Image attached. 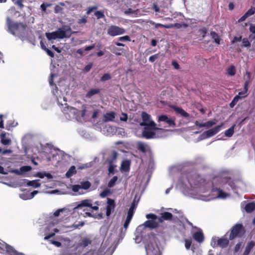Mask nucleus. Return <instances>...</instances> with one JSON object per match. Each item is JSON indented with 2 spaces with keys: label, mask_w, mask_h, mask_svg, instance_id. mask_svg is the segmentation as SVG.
<instances>
[{
  "label": "nucleus",
  "mask_w": 255,
  "mask_h": 255,
  "mask_svg": "<svg viewBox=\"0 0 255 255\" xmlns=\"http://www.w3.org/2000/svg\"><path fill=\"white\" fill-rule=\"evenodd\" d=\"M6 23L8 31L12 35L18 37L21 40L27 39L28 34V27L25 23L22 22H13L7 17Z\"/></svg>",
  "instance_id": "obj_1"
},
{
  "label": "nucleus",
  "mask_w": 255,
  "mask_h": 255,
  "mask_svg": "<svg viewBox=\"0 0 255 255\" xmlns=\"http://www.w3.org/2000/svg\"><path fill=\"white\" fill-rule=\"evenodd\" d=\"M73 33L70 26L64 25L55 31L45 33V36L48 40H51L64 38H69Z\"/></svg>",
  "instance_id": "obj_2"
},
{
  "label": "nucleus",
  "mask_w": 255,
  "mask_h": 255,
  "mask_svg": "<svg viewBox=\"0 0 255 255\" xmlns=\"http://www.w3.org/2000/svg\"><path fill=\"white\" fill-rule=\"evenodd\" d=\"M165 131V130L164 129L157 128L156 126L153 127L146 126L144 127L142 135L146 139L160 138L162 137L161 133Z\"/></svg>",
  "instance_id": "obj_3"
},
{
  "label": "nucleus",
  "mask_w": 255,
  "mask_h": 255,
  "mask_svg": "<svg viewBox=\"0 0 255 255\" xmlns=\"http://www.w3.org/2000/svg\"><path fill=\"white\" fill-rule=\"evenodd\" d=\"M150 243L145 245L147 255H161L159 248L156 243L155 238L153 235L149 236Z\"/></svg>",
  "instance_id": "obj_4"
},
{
  "label": "nucleus",
  "mask_w": 255,
  "mask_h": 255,
  "mask_svg": "<svg viewBox=\"0 0 255 255\" xmlns=\"http://www.w3.org/2000/svg\"><path fill=\"white\" fill-rule=\"evenodd\" d=\"M245 233V229L242 224H236L231 229L229 240L232 241L237 237H241Z\"/></svg>",
  "instance_id": "obj_5"
},
{
  "label": "nucleus",
  "mask_w": 255,
  "mask_h": 255,
  "mask_svg": "<svg viewBox=\"0 0 255 255\" xmlns=\"http://www.w3.org/2000/svg\"><path fill=\"white\" fill-rule=\"evenodd\" d=\"M146 218L150 220H148L144 223L143 225L145 227L152 229H155L158 227V223L156 221L157 218V216L154 214L150 213L146 215Z\"/></svg>",
  "instance_id": "obj_6"
},
{
  "label": "nucleus",
  "mask_w": 255,
  "mask_h": 255,
  "mask_svg": "<svg viewBox=\"0 0 255 255\" xmlns=\"http://www.w3.org/2000/svg\"><path fill=\"white\" fill-rule=\"evenodd\" d=\"M141 117L142 122L140 123V126H148V127H153L156 126V124L153 121L151 120V116L145 112H142L141 114Z\"/></svg>",
  "instance_id": "obj_7"
},
{
  "label": "nucleus",
  "mask_w": 255,
  "mask_h": 255,
  "mask_svg": "<svg viewBox=\"0 0 255 255\" xmlns=\"http://www.w3.org/2000/svg\"><path fill=\"white\" fill-rule=\"evenodd\" d=\"M187 178L191 186H198L201 183V177L195 172L188 173L187 175Z\"/></svg>",
  "instance_id": "obj_8"
},
{
  "label": "nucleus",
  "mask_w": 255,
  "mask_h": 255,
  "mask_svg": "<svg viewBox=\"0 0 255 255\" xmlns=\"http://www.w3.org/2000/svg\"><path fill=\"white\" fill-rule=\"evenodd\" d=\"M125 32L126 30L124 28L116 25H111L109 27L107 30L108 34L111 36H116L123 34Z\"/></svg>",
  "instance_id": "obj_9"
},
{
  "label": "nucleus",
  "mask_w": 255,
  "mask_h": 255,
  "mask_svg": "<svg viewBox=\"0 0 255 255\" xmlns=\"http://www.w3.org/2000/svg\"><path fill=\"white\" fill-rule=\"evenodd\" d=\"M229 240H230L229 239H227V238H222L216 239V238H215L212 239L211 244L213 247H214L215 245H217L222 248H224L228 246L229 244Z\"/></svg>",
  "instance_id": "obj_10"
},
{
  "label": "nucleus",
  "mask_w": 255,
  "mask_h": 255,
  "mask_svg": "<svg viewBox=\"0 0 255 255\" xmlns=\"http://www.w3.org/2000/svg\"><path fill=\"white\" fill-rule=\"evenodd\" d=\"M223 125L224 124L222 123L220 125H218L217 126L213 128L209 129V130L204 131L202 133V135L204 136L205 138H209L212 137L213 135L217 134L221 130Z\"/></svg>",
  "instance_id": "obj_11"
},
{
  "label": "nucleus",
  "mask_w": 255,
  "mask_h": 255,
  "mask_svg": "<svg viewBox=\"0 0 255 255\" xmlns=\"http://www.w3.org/2000/svg\"><path fill=\"white\" fill-rule=\"evenodd\" d=\"M107 203L106 215L109 217L111 214L112 212L114 211L116 207V204L114 200L109 198H107Z\"/></svg>",
  "instance_id": "obj_12"
},
{
  "label": "nucleus",
  "mask_w": 255,
  "mask_h": 255,
  "mask_svg": "<svg viewBox=\"0 0 255 255\" xmlns=\"http://www.w3.org/2000/svg\"><path fill=\"white\" fill-rule=\"evenodd\" d=\"M170 108L174 110V111L177 114H179L182 117L185 118H188L190 117V115L187 113L186 112H185L183 109L181 108L177 107L174 105H171L170 106Z\"/></svg>",
  "instance_id": "obj_13"
},
{
  "label": "nucleus",
  "mask_w": 255,
  "mask_h": 255,
  "mask_svg": "<svg viewBox=\"0 0 255 255\" xmlns=\"http://www.w3.org/2000/svg\"><path fill=\"white\" fill-rule=\"evenodd\" d=\"M216 120L213 119L212 120L208 121L205 123H200L198 121H196L195 124L196 126H198L199 128L205 127L208 128L216 125Z\"/></svg>",
  "instance_id": "obj_14"
},
{
  "label": "nucleus",
  "mask_w": 255,
  "mask_h": 255,
  "mask_svg": "<svg viewBox=\"0 0 255 255\" xmlns=\"http://www.w3.org/2000/svg\"><path fill=\"white\" fill-rule=\"evenodd\" d=\"M250 84L249 80H246L244 85V89L242 91L240 92L237 96H239L240 99L245 98L248 96V87Z\"/></svg>",
  "instance_id": "obj_15"
},
{
  "label": "nucleus",
  "mask_w": 255,
  "mask_h": 255,
  "mask_svg": "<svg viewBox=\"0 0 255 255\" xmlns=\"http://www.w3.org/2000/svg\"><path fill=\"white\" fill-rule=\"evenodd\" d=\"M255 246V242L251 241L247 243L242 255H249Z\"/></svg>",
  "instance_id": "obj_16"
},
{
  "label": "nucleus",
  "mask_w": 255,
  "mask_h": 255,
  "mask_svg": "<svg viewBox=\"0 0 255 255\" xmlns=\"http://www.w3.org/2000/svg\"><path fill=\"white\" fill-rule=\"evenodd\" d=\"M137 149L143 153H145L146 152H151V151L150 147L142 142H138L137 143Z\"/></svg>",
  "instance_id": "obj_17"
},
{
  "label": "nucleus",
  "mask_w": 255,
  "mask_h": 255,
  "mask_svg": "<svg viewBox=\"0 0 255 255\" xmlns=\"http://www.w3.org/2000/svg\"><path fill=\"white\" fill-rule=\"evenodd\" d=\"M6 134L5 131H2L0 134V142L4 145H9L11 143V139L6 137Z\"/></svg>",
  "instance_id": "obj_18"
},
{
  "label": "nucleus",
  "mask_w": 255,
  "mask_h": 255,
  "mask_svg": "<svg viewBox=\"0 0 255 255\" xmlns=\"http://www.w3.org/2000/svg\"><path fill=\"white\" fill-rule=\"evenodd\" d=\"M92 201L91 199H85L81 201L75 208L74 209H78L83 207H92Z\"/></svg>",
  "instance_id": "obj_19"
},
{
  "label": "nucleus",
  "mask_w": 255,
  "mask_h": 255,
  "mask_svg": "<svg viewBox=\"0 0 255 255\" xmlns=\"http://www.w3.org/2000/svg\"><path fill=\"white\" fill-rule=\"evenodd\" d=\"M193 238L199 243H202L204 240L203 232L202 231L195 232L193 235Z\"/></svg>",
  "instance_id": "obj_20"
},
{
  "label": "nucleus",
  "mask_w": 255,
  "mask_h": 255,
  "mask_svg": "<svg viewBox=\"0 0 255 255\" xmlns=\"http://www.w3.org/2000/svg\"><path fill=\"white\" fill-rule=\"evenodd\" d=\"M131 162L129 160L126 159L122 161L121 166V170L122 171L128 172L130 170Z\"/></svg>",
  "instance_id": "obj_21"
},
{
  "label": "nucleus",
  "mask_w": 255,
  "mask_h": 255,
  "mask_svg": "<svg viewBox=\"0 0 255 255\" xmlns=\"http://www.w3.org/2000/svg\"><path fill=\"white\" fill-rule=\"evenodd\" d=\"M215 192H217L218 193L217 197L219 198L224 199L228 196V194L225 192H224L220 188L213 187L212 189V192L214 193Z\"/></svg>",
  "instance_id": "obj_22"
},
{
  "label": "nucleus",
  "mask_w": 255,
  "mask_h": 255,
  "mask_svg": "<svg viewBox=\"0 0 255 255\" xmlns=\"http://www.w3.org/2000/svg\"><path fill=\"white\" fill-rule=\"evenodd\" d=\"M116 113L114 112H110L107 113L104 116V121L108 122L110 121H114L115 119Z\"/></svg>",
  "instance_id": "obj_23"
},
{
  "label": "nucleus",
  "mask_w": 255,
  "mask_h": 255,
  "mask_svg": "<svg viewBox=\"0 0 255 255\" xmlns=\"http://www.w3.org/2000/svg\"><path fill=\"white\" fill-rule=\"evenodd\" d=\"M101 90L100 89H92L90 90L86 94V97L91 98L93 96L100 93Z\"/></svg>",
  "instance_id": "obj_24"
},
{
  "label": "nucleus",
  "mask_w": 255,
  "mask_h": 255,
  "mask_svg": "<svg viewBox=\"0 0 255 255\" xmlns=\"http://www.w3.org/2000/svg\"><path fill=\"white\" fill-rule=\"evenodd\" d=\"M245 209L247 212L251 213L255 210V203L250 202L246 204Z\"/></svg>",
  "instance_id": "obj_25"
},
{
  "label": "nucleus",
  "mask_w": 255,
  "mask_h": 255,
  "mask_svg": "<svg viewBox=\"0 0 255 255\" xmlns=\"http://www.w3.org/2000/svg\"><path fill=\"white\" fill-rule=\"evenodd\" d=\"M77 173V171L76 169V167L75 166L73 165L70 167L69 170L66 173V176L67 178H70L74 174H75Z\"/></svg>",
  "instance_id": "obj_26"
},
{
  "label": "nucleus",
  "mask_w": 255,
  "mask_h": 255,
  "mask_svg": "<svg viewBox=\"0 0 255 255\" xmlns=\"http://www.w3.org/2000/svg\"><path fill=\"white\" fill-rule=\"evenodd\" d=\"M36 176L40 178H43L44 177H46L48 179H51L53 178V176L49 173H47L46 172H39L36 174Z\"/></svg>",
  "instance_id": "obj_27"
},
{
  "label": "nucleus",
  "mask_w": 255,
  "mask_h": 255,
  "mask_svg": "<svg viewBox=\"0 0 255 255\" xmlns=\"http://www.w3.org/2000/svg\"><path fill=\"white\" fill-rule=\"evenodd\" d=\"M109 163V174H114L115 173V169L116 167V165H114L113 163V160H109L108 161Z\"/></svg>",
  "instance_id": "obj_28"
},
{
  "label": "nucleus",
  "mask_w": 255,
  "mask_h": 255,
  "mask_svg": "<svg viewBox=\"0 0 255 255\" xmlns=\"http://www.w3.org/2000/svg\"><path fill=\"white\" fill-rule=\"evenodd\" d=\"M160 215H162V218L166 221H170L173 218L172 214L171 213L168 212L161 213Z\"/></svg>",
  "instance_id": "obj_29"
},
{
  "label": "nucleus",
  "mask_w": 255,
  "mask_h": 255,
  "mask_svg": "<svg viewBox=\"0 0 255 255\" xmlns=\"http://www.w3.org/2000/svg\"><path fill=\"white\" fill-rule=\"evenodd\" d=\"M223 182L228 183L232 188L235 187L234 180L231 179L230 177H225L223 178Z\"/></svg>",
  "instance_id": "obj_30"
},
{
  "label": "nucleus",
  "mask_w": 255,
  "mask_h": 255,
  "mask_svg": "<svg viewBox=\"0 0 255 255\" xmlns=\"http://www.w3.org/2000/svg\"><path fill=\"white\" fill-rule=\"evenodd\" d=\"M235 126H236V125H234L233 126H232L229 129H228L227 130H226L225 131V135L227 137H231L233 135V134L234 133V128H235Z\"/></svg>",
  "instance_id": "obj_31"
},
{
  "label": "nucleus",
  "mask_w": 255,
  "mask_h": 255,
  "mask_svg": "<svg viewBox=\"0 0 255 255\" xmlns=\"http://www.w3.org/2000/svg\"><path fill=\"white\" fill-rule=\"evenodd\" d=\"M38 180H34L32 181H28L27 185L29 186H32L34 188L39 187L40 186V183H39Z\"/></svg>",
  "instance_id": "obj_32"
},
{
  "label": "nucleus",
  "mask_w": 255,
  "mask_h": 255,
  "mask_svg": "<svg viewBox=\"0 0 255 255\" xmlns=\"http://www.w3.org/2000/svg\"><path fill=\"white\" fill-rule=\"evenodd\" d=\"M249 30L253 34L250 35L249 38L251 40L255 39V24H251L250 26Z\"/></svg>",
  "instance_id": "obj_33"
},
{
  "label": "nucleus",
  "mask_w": 255,
  "mask_h": 255,
  "mask_svg": "<svg viewBox=\"0 0 255 255\" xmlns=\"http://www.w3.org/2000/svg\"><path fill=\"white\" fill-rule=\"evenodd\" d=\"M227 71L228 74L230 76H234L236 72L235 67L234 65L230 66Z\"/></svg>",
  "instance_id": "obj_34"
},
{
  "label": "nucleus",
  "mask_w": 255,
  "mask_h": 255,
  "mask_svg": "<svg viewBox=\"0 0 255 255\" xmlns=\"http://www.w3.org/2000/svg\"><path fill=\"white\" fill-rule=\"evenodd\" d=\"M91 243V241L87 238H85L82 239L81 242L80 243V246L86 247Z\"/></svg>",
  "instance_id": "obj_35"
},
{
  "label": "nucleus",
  "mask_w": 255,
  "mask_h": 255,
  "mask_svg": "<svg viewBox=\"0 0 255 255\" xmlns=\"http://www.w3.org/2000/svg\"><path fill=\"white\" fill-rule=\"evenodd\" d=\"M81 188L84 190L88 189L91 186V183L88 181H83L81 183Z\"/></svg>",
  "instance_id": "obj_36"
},
{
  "label": "nucleus",
  "mask_w": 255,
  "mask_h": 255,
  "mask_svg": "<svg viewBox=\"0 0 255 255\" xmlns=\"http://www.w3.org/2000/svg\"><path fill=\"white\" fill-rule=\"evenodd\" d=\"M118 177L117 176H114L109 182L108 186L110 188L113 187L115 186L116 182L118 180Z\"/></svg>",
  "instance_id": "obj_37"
},
{
  "label": "nucleus",
  "mask_w": 255,
  "mask_h": 255,
  "mask_svg": "<svg viewBox=\"0 0 255 255\" xmlns=\"http://www.w3.org/2000/svg\"><path fill=\"white\" fill-rule=\"evenodd\" d=\"M160 27H164L165 28H173V24L164 25L161 23H155V27L156 28Z\"/></svg>",
  "instance_id": "obj_38"
},
{
  "label": "nucleus",
  "mask_w": 255,
  "mask_h": 255,
  "mask_svg": "<svg viewBox=\"0 0 255 255\" xmlns=\"http://www.w3.org/2000/svg\"><path fill=\"white\" fill-rule=\"evenodd\" d=\"M242 44L241 45L242 47H249L251 46V43L249 41V40L246 38H244L242 39Z\"/></svg>",
  "instance_id": "obj_39"
},
{
  "label": "nucleus",
  "mask_w": 255,
  "mask_h": 255,
  "mask_svg": "<svg viewBox=\"0 0 255 255\" xmlns=\"http://www.w3.org/2000/svg\"><path fill=\"white\" fill-rule=\"evenodd\" d=\"M239 96H236L230 104V107L233 108L239 101Z\"/></svg>",
  "instance_id": "obj_40"
},
{
  "label": "nucleus",
  "mask_w": 255,
  "mask_h": 255,
  "mask_svg": "<svg viewBox=\"0 0 255 255\" xmlns=\"http://www.w3.org/2000/svg\"><path fill=\"white\" fill-rule=\"evenodd\" d=\"M123 49L122 48L114 47L112 49H111V51L117 55H121L122 53L120 51H123Z\"/></svg>",
  "instance_id": "obj_41"
},
{
  "label": "nucleus",
  "mask_w": 255,
  "mask_h": 255,
  "mask_svg": "<svg viewBox=\"0 0 255 255\" xmlns=\"http://www.w3.org/2000/svg\"><path fill=\"white\" fill-rule=\"evenodd\" d=\"M111 193V192L110 189H106L100 193V196L102 198H104L110 195Z\"/></svg>",
  "instance_id": "obj_42"
},
{
  "label": "nucleus",
  "mask_w": 255,
  "mask_h": 255,
  "mask_svg": "<svg viewBox=\"0 0 255 255\" xmlns=\"http://www.w3.org/2000/svg\"><path fill=\"white\" fill-rule=\"evenodd\" d=\"M87 18H88L87 16L84 15L81 18L78 19V20L77 21V23L79 24H85L87 22Z\"/></svg>",
  "instance_id": "obj_43"
},
{
  "label": "nucleus",
  "mask_w": 255,
  "mask_h": 255,
  "mask_svg": "<svg viewBox=\"0 0 255 255\" xmlns=\"http://www.w3.org/2000/svg\"><path fill=\"white\" fill-rule=\"evenodd\" d=\"M59 232V230L57 229H54V232L53 233H50L47 236H46L45 237H44V240H49L50 238L54 237L55 235V233H57Z\"/></svg>",
  "instance_id": "obj_44"
},
{
  "label": "nucleus",
  "mask_w": 255,
  "mask_h": 255,
  "mask_svg": "<svg viewBox=\"0 0 255 255\" xmlns=\"http://www.w3.org/2000/svg\"><path fill=\"white\" fill-rule=\"evenodd\" d=\"M160 56L159 53H157L154 55H153L149 57V61L150 62H154L155 60H156Z\"/></svg>",
  "instance_id": "obj_45"
},
{
  "label": "nucleus",
  "mask_w": 255,
  "mask_h": 255,
  "mask_svg": "<svg viewBox=\"0 0 255 255\" xmlns=\"http://www.w3.org/2000/svg\"><path fill=\"white\" fill-rule=\"evenodd\" d=\"M94 14L97 19L103 18L105 17L104 12L101 11H96Z\"/></svg>",
  "instance_id": "obj_46"
},
{
  "label": "nucleus",
  "mask_w": 255,
  "mask_h": 255,
  "mask_svg": "<svg viewBox=\"0 0 255 255\" xmlns=\"http://www.w3.org/2000/svg\"><path fill=\"white\" fill-rule=\"evenodd\" d=\"M15 126H16V125L14 124V121H9L6 125L5 128L9 130L11 127H14Z\"/></svg>",
  "instance_id": "obj_47"
},
{
  "label": "nucleus",
  "mask_w": 255,
  "mask_h": 255,
  "mask_svg": "<svg viewBox=\"0 0 255 255\" xmlns=\"http://www.w3.org/2000/svg\"><path fill=\"white\" fill-rule=\"evenodd\" d=\"M135 208H136L134 202H133L132 203L131 205L130 206V207L128 211V214L129 215H132V216H133V214H134V210L135 209Z\"/></svg>",
  "instance_id": "obj_48"
},
{
  "label": "nucleus",
  "mask_w": 255,
  "mask_h": 255,
  "mask_svg": "<svg viewBox=\"0 0 255 255\" xmlns=\"http://www.w3.org/2000/svg\"><path fill=\"white\" fill-rule=\"evenodd\" d=\"M32 168L30 166H23L20 167V170L22 172H26L30 171Z\"/></svg>",
  "instance_id": "obj_49"
},
{
  "label": "nucleus",
  "mask_w": 255,
  "mask_h": 255,
  "mask_svg": "<svg viewBox=\"0 0 255 255\" xmlns=\"http://www.w3.org/2000/svg\"><path fill=\"white\" fill-rule=\"evenodd\" d=\"M43 50L46 51L47 55H48L50 57L53 58L54 57V53L51 50L49 49L46 47V46H44Z\"/></svg>",
  "instance_id": "obj_50"
},
{
  "label": "nucleus",
  "mask_w": 255,
  "mask_h": 255,
  "mask_svg": "<svg viewBox=\"0 0 255 255\" xmlns=\"http://www.w3.org/2000/svg\"><path fill=\"white\" fill-rule=\"evenodd\" d=\"M25 0H17L15 2V4L17 5L20 9H22L24 7V5L23 4V2Z\"/></svg>",
  "instance_id": "obj_51"
},
{
  "label": "nucleus",
  "mask_w": 255,
  "mask_h": 255,
  "mask_svg": "<svg viewBox=\"0 0 255 255\" xmlns=\"http://www.w3.org/2000/svg\"><path fill=\"white\" fill-rule=\"evenodd\" d=\"M199 32L202 34V37L204 38L208 32V30L206 27H202L199 30Z\"/></svg>",
  "instance_id": "obj_52"
},
{
  "label": "nucleus",
  "mask_w": 255,
  "mask_h": 255,
  "mask_svg": "<svg viewBox=\"0 0 255 255\" xmlns=\"http://www.w3.org/2000/svg\"><path fill=\"white\" fill-rule=\"evenodd\" d=\"M255 13V7H252L250 8L246 12V15L248 16V17L253 15Z\"/></svg>",
  "instance_id": "obj_53"
},
{
  "label": "nucleus",
  "mask_w": 255,
  "mask_h": 255,
  "mask_svg": "<svg viewBox=\"0 0 255 255\" xmlns=\"http://www.w3.org/2000/svg\"><path fill=\"white\" fill-rule=\"evenodd\" d=\"M185 242V247L187 250H189L192 244V240L191 239H186Z\"/></svg>",
  "instance_id": "obj_54"
},
{
  "label": "nucleus",
  "mask_w": 255,
  "mask_h": 255,
  "mask_svg": "<svg viewBox=\"0 0 255 255\" xmlns=\"http://www.w3.org/2000/svg\"><path fill=\"white\" fill-rule=\"evenodd\" d=\"M86 112H87V106L86 105H83L82 106V110L81 112V115L82 118H84L85 116Z\"/></svg>",
  "instance_id": "obj_55"
},
{
  "label": "nucleus",
  "mask_w": 255,
  "mask_h": 255,
  "mask_svg": "<svg viewBox=\"0 0 255 255\" xmlns=\"http://www.w3.org/2000/svg\"><path fill=\"white\" fill-rule=\"evenodd\" d=\"M118 40L120 41H130L131 40V39L129 36L125 35V36L118 38Z\"/></svg>",
  "instance_id": "obj_56"
},
{
  "label": "nucleus",
  "mask_w": 255,
  "mask_h": 255,
  "mask_svg": "<svg viewBox=\"0 0 255 255\" xmlns=\"http://www.w3.org/2000/svg\"><path fill=\"white\" fill-rule=\"evenodd\" d=\"M111 78V76L109 74H104L101 77V81H105L110 80Z\"/></svg>",
  "instance_id": "obj_57"
},
{
  "label": "nucleus",
  "mask_w": 255,
  "mask_h": 255,
  "mask_svg": "<svg viewBox=\"0 0 255 255\" xmlns=\"http://www.w3.org/2000/svg\"><path fill=\"white\" fill-rule=\"evenodd\" d=\"M51 5L50 4H49L48 3L43 2L42 4L40 5L41 9L43 12H45L46 10V8L47 7H49Z\"/></svg>",
  "instance_id": "obj_58"
},
{
  "label": "nucleus",
  "mask_w": 255,
  "mask_h": 255,
  "mask_svg": "<svg viewBox=\"0 0 255 255\" xmlns=\"http://www.w3.org/2000/svg\"><path fill=\"white\" fill-rule=\"evenodd\" d=\"M168 119V117L166 115H161L158 117V121L160 122H164L166 123V120Z\"/></svg>",
  "instance_id": "obj_59"
},
{
  "label": "nucleus",
  "mask_w": 255,
  "mask_h": 255,
  "mask_svg": "<svg viewBox=\"0 0 255 255\" xmlns=\"http://www.w3.org/2000/svg\"><path fill=\"white\" fill-rule=\"evenodd\" d=\"M166 123L168 124V125L170 127H175V123L174 120L169 119L168 118L167 120H166Z\"/></svg>",
  "instance_id": "obj_60"
},
{
  "label": "nucleus",
  "mask_w": 255,
  "mask_h": 255,
  "mask_svg": "<svg viewBox=\"0 0 255 255\" xmlns=\"http://www.w3.org/2000/svg\"><path fill=\"white\" fill-rule=\"evenodd\" d=\"M124 13L127 15L136 13V11L133 10L131 8H128L127 10L125 11Z\"/></svg>",
  "instance_id": "obj_61"
},
{
  "label": "nucleus",
  "mask_w": 255,
  "mask_h": 255,
  "mask_svg": "<svg viewBox=\"0 0 255 255\" xmlns=\"http://www.w3.org/2000/svg\"><path fill=\"white\" fill-rule=\"evenodd\" d=\"M242 246V242H240V243H238V244H237L236 245L235 247V248H234V252L237 253L238 251H239V250H240Z\"/></svg>",
  "instance_id": "obj_62"
},
{
  "label": "nucleus",
  "mask_w": 255,
  "mask_h": 255,
  "mask_svg": "<svg viewBox=\"0 0 255 255\" xmlns=\"http://www.w3.org/2000/svg\"><path fill=\"white\" fill-rule=\"evenodd\" d=\"M242 39V36H235L232 41V43H235L236 42H239V41H241Z\"/></svg>",
  "instance_id": "obj_63"
},
{
  "label": "nucleus",
  "mask_w": 255,
  "mask_h": 255,
  "mask_svg": "<svg viewBox=\"0 0 255 255\" xmlns=\"http://www.w3.org/2000/svg\"><path fill=\"white\" fill-rule=\"evenodd\" d=\"M80 189H81V186L80 185H74L72 187V191L74 192H78Z\"/></svg>",
  "instance_id": "obj_64"
}]
</instances>
